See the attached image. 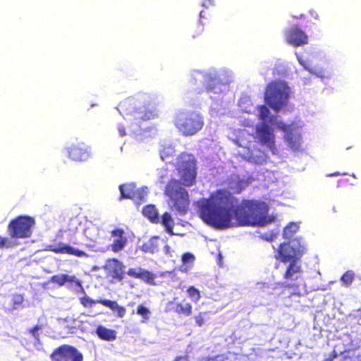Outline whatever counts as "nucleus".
<instances>
[{
  "label": "nucleus",
  "mask_w": 361,
  "mask_h": 361,
  "mask_svg": "<svg viewBox=\"0 0 361 361\" xmlns=\"http://www.w3.org/2000/svg\"><path fill=\"white\" fill-rule=\"evenodd\" d=\"M289 92V87L286 82L279 80L271 81L266 87L265 102L274 111H279L287 104Z\"/></svg>",
  "instance_id": "obj_5"
},
{
  "label": "nucleus",
  "mask_w": 361,
  "mask_h": 361,
  "mask_svg": "<svg viewBox=\"0 0 361 361\" xmlns=\"http://www.w3.org/2000/svg\"><path fill=\"white\" fill-rule=\"evenodd\" d=\"M35 225L33 217L27 215H19L11 220L8 225V232L13 238H27L32 234Z\"/></svg>",
  "instance_id": "obj_6"
},
{
  "label": "nucleus",
  "mask_w": 361,
  "mask_h": 361,
  "mask_svg": "<svg viewBox=\"0 0 361 361\" xmlns=\"http://www.w3.org/2000/svg\"><path fill=\"white\" fill-rule=\"evenodd\" d=\"M285 139L291 149L296 150L299 148V142L296 138L293 137V135L291 133L286 134L285 136Z\"/></svg>",
  "instance_id": "obj_33"
},
{
  "label": "nucleus",
  "mask_w": 361,
  "mask_h": 361,
  "mask_svg": "<svg viewBox=\"0 0 361 361\" xmlns=\"http://www.w3.org/2000/svg\"><path fill=\"white\" fill-rule=\"evenodd\" d=\"M269 114L270 111L266 105H260L259 106V119L261 120L262 123H267Z\"/></svg>",
  "instance_id": "obj_32"
},
{
  "label": "nucleus",
  "mask_w": 361,
  "mask_h": 361,
  "mask_svg": "<svg viewBox=\"0 0 361 361\" xmlns=\"http://www.w3.org/2000/svg\"><path fill=\"white\" fill-rule=\"evenodd\" d=\"M50 281L53 283L57 284L59 286H63L66 283H72L75 286L83 290L81 281L76 279L75 276H70L66 274L54 275L51 277Z\"/></svg>",
  "instance_id": "obj_21"
},
{
  "label": "nucleus",
  "mask_w": 361,
  "mask_h": 361,
  "mask_svg": "<svg viewBox=\"0 0 361 361\" xmlns=\"http://www.w3.org/2000/svg\"><path fill=\"white\" fill-rule=\"evenodd\" d=\"M169 311H172L178 315L190 316L192 312V306L190 302L183 300L180 302H169L168 304Z\"/></svg>",
  "instance_id": "obj_20"
},
{
  "label": "nucleus",
  "mask_w": 361,
  "mask_h": 361,
  "mask_svg": "<svg viewBox=\"0 0 361 361\" xmlns=\"http://www.w3.org/2000/svg\"><path fill=\"white\" fill-rule=\"evenodd\" d=\"M46 250L51 251L56 254H67L73 255L78 257H87L88 255L83 250L74 248L68 245L61 244V245H48L46 247Z\"/></svg>",
  "instance_id": "obj_15"
},
{
  "label": "nucleus",
  "mask_w": 361,
  "mask_h": 361,
  "mask_svg": "<svg viewBox=\"0 0 361 361\" xmlns=\"http://www.w3.org/2000/svg\"><path fill=\"white\" fill-rule=\"evenodd\" d=\"M161 223L165 227V230L169 234L173 235V227L174 223L169 213L164 212L162 214Z\"/></svg>",
  "instance_id": "obj_27"
},
{
  "label": "nucleus",
  "mask_w": 361,
  "mask_h": 361,
  "mask_svg": "<svg viewBox=\"0 0 361 361\" xmlns=\"http://www.w3.org/2000/svg\"><path fill=\"white\" fill-rule=\"evenodd\" d=\"M135 305V302H129V303H128V305Z\"/></svg>",
  "instance_id": "obj_47"
},
{
  "label": "nucleus",
  "mask_w": 361,
  "mask_h": 361,
  "mask_svg": "<svg viewBox=\"0 0 361 361\" xmlns=\"http://www.w3.org/2000/svg\"><path fill=\"white\" fill-rule=\"evenodd\" d=\"M51 361H83L84 357L75 346L63 344L57 347L50 355Z\"/></svg>",
  "instance_id": "obj_7"
},
{
  "label": "nucleus",
  "mask_w": 361,
  "mask_h": 361,
  "mask_svg": "<svg viewBox=\"0 0 361 361\" xmlns=\"http://www.w3.org/2000/svg\"><path fill=\"white\" fill-rule=\"evenodd\" d=\"M173 124L182 135L192 136L203 128L204 119L197 111L183 110L175 114Z\"/></svg>",
  "instance_id": "obj_4"
},
{
  "label": "nucleus",
  "mask_w": 361,
  "mask_h": 361,
  "mask_svg": "<svg viewBox=\"0 0 361 361\" xmlns=\"http://www.w3.org/2000/svg\"><path fill=\"white\" fill-rule=\"evenodd\" d=\"M204 313H202L200 312L198 315H197L195 317V322L196 324L199 326H201L203 325L204 322V317H203V314Z\"/></svg>",
  "instance_id": "obj_39"
},
{
  "label": "nucleus",
  "mask_w": 361,
  "mask_h": 361,
  "mask_svg": "<svg viewBox=\"0 0 361 361\" xmlns=\"http://www.w3.org/2000/svg\"><path fill=\"white\" fill-rule=\"evenodd\" d=\"M283 279L286 282L281 285L283 290L280 294H286L287 291L288 297L300 296V290L305 287V283L302 265L299 261H293L288 264L283 274Z\"/></svg>",
  "instance_id": "obj_3"
},
{
  "label": "nucleus",
  "mask_w": 361,
  "mask_h": 361,
  "mask_svg": "<svg viewBox=\"0 0 361 361\" xmlns=\"http://www.w3.org/2000/svg\"><path fill=\"white\" fill-rule=\"evenodd\" d=\"M329 361H361V349L359 348L345 350L338 354L334 351Z\"/></svg>",
  "instance_id": "obj_16"
},
{
  "label": "nucleus",
  "mask_w": 361,
  "mask_h": 361,
  "mask_svg": "<svg viewBox=\"0 0 361 361\" xmlns=\"http://www.w3.org/2000/svg\"><path fill=\"white\" fill-rule=\"evenodd\" d=\"M125 265L118 259L108 258L104 266L107 276L110 277L113 283L121 282L125 278Z\"/></svg>",
  "instance_id": "obj_8"
},
{
  "label": "nucleus",
  "mask_w": 361,
  "mask_h": 361,
  "mask_svg": "<svg viewBox=\"0 0 361 361\" xmlns=\"http://www.w3.org/2000/svg\"><path fill=\"white\" fill-rule=\"evenodd\" d=\"M292 227L296 228V225L294 224H290V225L287 226L284 229V233L287 234L288 231L290 230Z\"/></svg>",
  "instance_id": "obj_43"
},
{
  "label": "nucleus",
  "mask_w": 361,
  "mask_h": 361,
  "mask_svg": "<svg viewBox=\"0 0 361 361\" xmlns=\"http://www.w3.org/2000/svg\"><path fill=\"white\" fill-rule=\"evenodd\" d=\"M355 278V274L353 271H345L341 276V281L347 286H350L353 281Z\"/></svg>",
  "instance_id": "obj_34"
},
{
  "label": "nucleus",
  "mask_w": 361,
  "mask_h": 361,
  "mask_svg": "<svg viewBox=\"0 0 361 361\" xmlns=\"http://www.w3.org/2000/svg\"><path fill=\"white\" fill-rule=\"evenodd\" d=\"M249 185L247 180L231 176L226 189L214 191L208 198L197 202L201 219L214 228L264 225L267 223L269 207L260 200L243 199L239 202L234 194H240Z\"/></svg>",
  "instance_id": "obj_1"
},
{
  "label": "nucleus",
  "mask_w": 361,
  "mask_h": 361,
  "mask_svg": "<svg viewBox=\"0 0 361 361\" xmlns=\"http://www.w3.org/2000/svg\"><path fill=\"white\" fill-rule=\"evenodd\" d=\"M159 237L153 236L148 241L144 243L140 249L144 252L154 254L159 250Z\"/></svg>",
  "instance_id": "obj_24"
},
{
  "label": "nucleus",
  "mask_w": 361,
  "mask_h": 361,
  "mask_svg": "<svg viewBox=\"0 0 361 361\" xmlns=\"http://www.w3.org/2000/svg\"><path fill=\"white\" fill-rule=\"evenodd\" d=\"M95 334L97 337L102 341H113L116 339V331L102 325L97 326L95 329Z\"/></svg>",
  "instance_id": "obj_22"
},
{
  "label": "nucleus",
  "mask_w": 361,
  "mask_h": 361,
  "mask_svg": "<svg viewBox=\"0 0 361 361\" xmlns=\"http://www.w3.org/2000/svg\"><path fill=\"white\" fill-rule=\"evenodd\" d=\"M79 300L84 308H91L95 304L99 303L116 312L117 316L120 318L123 317L126 314L125 307L120 306L116 301L102 298L94 300L87 295L80 298Z\"/></svg>",
  "instance_id": "obj_9"
},
{
  "label": "nucleus",
  "mask_w": 361,
  "mask_h": 361,
  "mask_svg": "<svg viewBox=\"0 0 361 361\" xmlns=\"http://www.w3.org/2000/svg\"><path fill=\"white\" fill-rule=\"evenodd\" d=\"M276 258L283 263L298 262L302 255L299 249L291 246L290 243H281L277 250Z\"/></svg>",
  "instance_id": "obj_11"
},
{
  "label": "nucleus",
  "mask_w": 361,
  "mask_h": 361,
  "mask_svg": "<svg viewBox=\"0 0 361 361\" xmlns=\"http://www.w3.org/2000/svg\"><path fill=\"white\" fill-rule=\"evenodd\" d=\"M205 82V87L207 92H214L215 94L221 92V85L223 82L214 73H204L202 75Z\"/></svg>",
  "instance_id": "obj_19"
},
{
  "label": "nucleus",
  "mask_w": 361,
  "mask_h": 361,
  "mask_svg": "<svg viewBox=\"0 0 361 361\" xmlns=\"http://www.w3.org/2000/svg\"><path fill=\"white\" fill-rule=\"evenodd\" d=\"M173 149L169 148V147H167V148H164L161 152H160V156H161V158L162 160L165 161L166 162H169L170 161L169 160L170 157H173Z\"/></svg>",
  "instance_id": "obj_35"
},
{
  "label": "nucleus",
  "mask_w": 361,
  "mask_h": 361,
  "mask_svg": "<svg viewBox=\"0 0 361 361\" xmlns=\"http://www.w3.org/2000/svg\"><path fill=\"white\" fill-rule=\"evenodd\" d=\"M69 158L75 161H85L90 156V152L88 147L83 142L72 145L68 148Z\"/></svg>",
  "instance_id": "obj_14"
},
{
  "label": "nucleus",
  "mask_w": 361,
  "mask_h": 361,
  "mask_svg": "<svg viewBox=\"0 0 361 361\" xmlns=\"http://www.w3.org/2000/svg\"><path fill=\"white\" fill-rule=\"evenodd\" d=\"M213 3H214V0H204L202 2V6L204 7H208L210 5H213Z\"/></svg>",
  "instance_id": "obj_42"
},
{
  "label": "nucleus",
  "mask_w": 361,
  "mask_h": 361,
  "mask_svg": "<svg viewBox=\"0 0 361 361\" xmlns=\"http://www.w3.org/2000/svg\"><path fill=\"white\" fill-rule=\"evenodd\" d=\"M63 326L67 329L68 333L73 334L76 331L78 326V321L76 319L73 317L67 316L63 319Z\"/></svg>",
  "instance_id": "obj_28"
},
{
  "label": "nucleus",
  "mask_w": 361,
  "mask_h": 361,
  "mask_svg": "<svg viewBox=\"0 0 361 361\" xmlns=\"http://www.w3.org/2000/svg\"><path fill=\"white\" fill-rule=\"evenodd\" d=\"M200 18H204V16H203V11H201V12L200 13Z\"/></svg>",
  "instance_id": "obj_46"
},
{
  "label": "nucleus",
  "mask_w": 361,
  "mask_h": 361,
  "mask_svg": "<svg viewBox=\"0 0 361 361\" xmlns=\"http://www.w3.org/2000/svg\"><path fill=\"white\" fill-rule=\"evenodd\" d=\"M42 329V326L35 325L32 328L30 329L28 331L32 335V336L36 339L39 340V331Z\"/></svg>",
  "instance_id": "obj_37"
},
{
  "label": "nucleus",
  "mask_w": 361,
  "mask_h": 361,
  "mask_svg": "<svg viewBox=\"0 0 361 361\" xmlns=\"http://www.w3.org/2000/svg\"><path fill=\"white\" fill-rule=\"evenodd\" d=\"M256 138L262 145H265L271 151L275 149V135L273 130L267 123H262L255 129Z\"/></svg>",
  "instance_id": "obj_10"
},
{
  "label": "nucleus",
  "mask_w": 361,
  "mask_h": 361,
  "mask_svg": "<svg viewBox=\"0 0 361 361\" xmlns=\"http://www.w3.org/2000/svg\"><path fill=\"white\" fill-rule=\"evenodd\" d=\"M124 231L118 228L111 232V235L116 238L110 245L111 250L114 252H118L124 249L127 245V238L124 235Z\"/></svg>",
  "instance_id": "obj_18"
},
{
  "label": "nucleus",
  "mask_w": 361,
  "mask_h": 361,
  "mask_svg": "<svg viewBox=\"0 0 361 361\" xmlns=\"http://www.w3.org/2000/svg\"><path fill=\"white\" fill-rule=\"evenodd\" d=\"M269 122L270 123H272V118H270V120L269 121Z\"/></svg>",
  "instance_id": "obj_48"
},
{
  "label": "nucleus",
  "mask_w": 361,
  "mask_h": 361,
  "mask_svg": "<svg viewBox=\"0 0 361 361\" xmlns=\"http://www.w3.org/2000/svg\"><path fill=\"white\" fill-rule=\"evenodd\" d=\"M173 361H190L188 355H181L176 356Z\"/></svg>",
  "instance_id": "obj_41"
},
{
  "label": "nucleus",
  "mask_w": 361,
  "mask_h": 361,
  "mask_svg": "<svg viewBox=\"0 0 361 361\" xmlns=\"http://www.w3.org/2000/svg\"><path fill=\"white\" fill-rule=\"evenodd\" d=\"M117 109L123 116H128L136 112L135 100L132 98H127L121 101L117 106Z\"/></svg>",
  "instance_id": "obj_23"
},
{
  "label": "nucleus",
  "mask_w": 361,
  "mask_h": 361,
  "mask_svg": "<svg viewBox=\"0 0 361 361\" xmlns=\"http://www.w3.org/2000/svg\"><path fill=\"white\" fill-rule=\"evenodd\" d=\"M298 61L301 66L304 67L305 70L309 71L310 73L314 74L318 77L324 78V71L322 69L316 70L312 68L305 61L302 59H298Z\"/></svg>",
  "instance_id": "obj_29"
},
{
  "label": "nucleus",
  "mask_w": 361,
  "mask_h": 361,
  "mask_svg": "<svg viewBox=\"0 0 361 361\" xmlns=\"http://www.w3.org/2000/svg\"><path fill=\"white\" fill-rule=\"evenodd\" d=\"M195 160L191 154H180L176 165L180 181L172 178L165 187L164 194L169 198L171 209L181 215L185 214L189 207V195L184 186L190 187L195 183Z\"/></svg>",
  "instance_id": "obj_2"
},
{
  "label": "nucleus",
  "mask_w": 361,
  "mask_h": 361,
  "mask_svg": "<svg viewBox=\"0 0 361 361\" xmlns=\"http://www.w3.org/2000/svg\"><path fill=\"white\" fill-rule=\"evenodd\" d=\"M142 214L153 223H158L159 221L158 212L154 205L148 204L145 206L142 209Z\"/></svg>",
  "instance_id": "obj_25"
},
{
  "label": "nucleus",
  "mask_w": 361,
  "mask_h": 361,
  "mask_svg": "<svg viewBox=\"0 0 361 361\" xmlns=\"http://www.w3.org/2000/svg\"><path fill=\"white\" fill-rule=\"evenodd\" d=\"M204 30V25L201 20H199L190 29V35L192 38L195 39L202 35Z\"/></svg>",
  "instance_id": "obj_31"
},
{
  "label": "nucleus",
  "mask_w": 361,
  "mask_h": 361,
  "mask_svg": "<svg viewBox=\"0 0 361 361\" xmlns=\"http://www.w3.org/2000/svg\"><path fill=\"white\" fill-rule=\"evenodd\" d=\"M286 39L288 44L300 47L307 43V35L298 27H292L286 32Z\"/></svg>",
  "instance_id": "obj_13"
},
{
  "label": "nucleus",
  "mask_w": 361,
  "mask_h": 361,
  "mask_svg": "<svg viewBox=\"0 0 361 361\" xmlns=\"http://www.w3.org/2000/svg\"><path fill=\"white\" fill-rule=\"evenodd\" d=\"M187 293L189 298L194 302H198L201 298L200 291L193 286L188 288Z\"/></svg>",
  "instance_id": "obj_30"
},
{
  "label": "nucleus",
  "mask_w": 361,
  "mask_h": 361,
  "mask_svg": "<svg viewBox=\"0 0 361 361\" xmlns=\"http://www.w3.org/2000/svg\"><path fill=\"white\" fill-rule=\"evenodd\" d=\"M126 274L132 278L141 279L147 284L155 285V274L141 267L130 268Z\"/></svg>",
  "instance_id": "obj_17"
},
{
  "label": "nucleus",
  "mask_w": 361,
  "mask_h": 361,
  "mask_svg": "<svg viewBox=\"0 0 361 361\" xmlns=\"http://www.w3.org/2000/svg\"><path fill=\"white\" fill-rule=\"evenodd\" d=\"M276 125L277 128L284 132H286L289 129V126L281 121L277 122Z\"/></svg>",
  "instance_id": "obj_40"
},
{
  "label": "nucleus",
  "mask_w": 361,
  "mask_h": 361,
  "mask_svg": "<svg viewBox=\"0 0 361 361\" xmlns=\"http://www.w3.org/2000/svg\"><path fill=\"white\" fill-rule=\"evenodd\" d=\"M164 251H165V253H166V254H169V253H170L171 247H169V245H166L164 246Z\"/></svg>",
  "instance_id": "obj_44"
},
{
  "label": "nucleus",
  "mask_w": 361,
  "mask_h": 361,
  "mask_svg": "<svg viewBox=\"0 0 361 361\" xmlns=\"http://www.w3.org/2000/svg\"><path fill=\"white\" fill-rule=\"evenodd\" d=\"M11 246V242L8 238L0 236V248H3L4 247H8Z\"/></svg>",
  "instance_id": "obj_38"
},
{
  "label": "nucleus",
  "mask_w": 361,
  "mask_h": 361,
  "mask_svg": "<svg viewBox=\"0 0 361 361\" xmlns=\"http://www.w3.org/2000/svg\"><path fill=\"white\" fill-rule=\"evenodd\" d=\"M152 117H153L152 112L149 111L146 114V119H150Z\"/></svg>",
  "instance_id": "obj_45"
},
{
  "label": "nucleus",
  "mask_w": 361,
  "mask_h": 361,
  "mask_svg": "<svg viewBox=\"0 0 361 361\" xmlns=\"http://www.w3.org/2000/svg\"><path fill=\"white\" fill-rule=\"evenodd\" d=\"M121 199H130L137 203L145 201L147 192L142 188H136L134 183L121 184L119 185Z\"/></svg>",
  "instance_id": "obj_12"
},
{
  "label": "nucleus",
  "mask_w": 361,
  "mask_h": 361,
  "mask_svg": "<svg viewBox=\"0 0 361 361\" xmlns=\"http://www.w3.org/2000/svg\"><path fill=\"white\" fill-rule=\"evenodd\" d=\"M195 256L190 252H185L182 255L183 264L180 267V270L183 272H186L188 269H190L195 262Z\"/></svg>",
  "instance_id": "obj_26"
},
{
  "label": "nucleus",
  "mask_w": 361,
  "mask_h": 361,
  "mask_svg": "<svg viewBox=\"0 0 361 361\" xmlns=\"http://www.w3.org/2000/svg\"><path fill=\"white\" fill-rule=\"evenodd\" d=\"M150 312L146 307L140 305L137 307V314L140 315L145 320L149 319V314Z\"/></svg>",
  "instance_id": "obj_36"
}]
</instances>
